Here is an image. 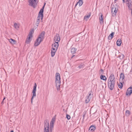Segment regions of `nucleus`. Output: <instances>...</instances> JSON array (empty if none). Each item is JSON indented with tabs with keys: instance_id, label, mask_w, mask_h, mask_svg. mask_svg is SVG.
<instances>
[{
	"instance_id": "nucleus-1",
	"label": "nucleus",
	"mask_w": 132,
	"mask_h": 132,
	"mask_svg": "<svg viewBox=\"0 0 132 132\" xmlns=\"http://www.w3.org/2000/svg\"><path fill=\"white\" fill-rule=\"evenodd\" d=\"M115 78L113 75H111L109 78L108 80V86L111 90H112L115 85Z\"/></svg>"
},
{
	"instance_id": "nucleus-2",
	"label": "nucleus",
	"mask_w": 132,
	"mask_h": 132,
	"mask_svg": "<svg viewBox=\"0 0 132 132\" xmlns=\"http://www.w3.org/2000/svg\"><path fill=\"white\" fill-rule=\"evenodd\" d=\"M55 84L57 90H60V86L61 84L60 75L59 73H56L55 76Z\"/></svg>"
},
{
	"instance_id": "nucleus-3",
	"label": "nucleus",
	"mask_w": 132,
	"mask_h": 132,
	"mask_svg": "<svg viewBox=\"0 0 132 132\" xmlns=\"http://www.w3.org/2000/svg\"><path fill=\"white\" fill-rule=\"evenodd\" d=\"M45 34V32L44 31H43L41 33L35 43L34 45L35 46H38L43 40L44 38Z\"/></svg>"
},
{
	"instance_id": "nucleus-4",
	"label": "nucleus",
	"mask_w": 132,
	"mask_h": 132,
	"mask_svg": "<svg viewBox=\"0 0 132 132\" xmlns=\"http://www.w3.org/2000/svg\"><path fill=\"white\" fill-rule=\"evenodd\" d=\"M118 10V6L115 4L112 6L111 13L112 15L113 16H115Z\"/></svg>"
},
{
	"instance_id": "nucleus-5",
	"label": "nucleus",
	"mask_w": 132,
	"mask_h": 132,
	"mask_svg": "<svg viewBox=\"0 0 132 132\" xmlns=\"http://www.w3.org/2000/svg\"><path fill=\"white\" fill-rule=\"evenodd\" d=\"M44 123V132H49V125L48 121L46 120L45 121Z\"/></svg>"
},
{
	"instance_id": "nucleus-6",
	"label": "nucleus",
	"mask_w": 132,
	"mask_h": 132,
	"mask_svg": "<svg viewBox=\"0 0 132 132\" xmlns=\"http://www.w3.org/2000/svg\"><path fill=\"white\" fill-rule=\"evenodd\" d=\"M34 32L33 29L31 30L30 31L28 35V37L27 38L26 41V43L27 44L29 43L31 40L30 38H32V34H33Z\"/></svg>"
},
{
	"instance_id": "nucleus-7",
	"label": "nucleus",
	"mask_w": 132,
	"mask_h": 132,
	"mask_svg": "<svg viewBox=\"0 0 132 132\" xmlns=\"http://www.w3.org/2000/svg\"><path fill=\"white\" fill-rule=\"evenodd\" d=\"M36 87L37 85L36 83H35L34 84V86L33 87V89L32 91V93H33V95L31 98V103L32 104V100L33 98L35 97L36 96Z\"/></svg>"
},
{
	"instance_id": "nucleus-8",
	"label": "nucleus",
	"mask_w": 132,
	"mask_h": 132,
	"mask_svg": "<svg viewBox=\"0 0 132 132\" xmlns=\"http://www.w3.org/2000/svg\"><path fill=\"white\" fill-rule=\"evenodd\" d=\"M29 5L35 8L37 5L36 0H28Z\"/></svg>"
},
{
	"instance_id": "nucleus-9",
	"label": "nucleus",
	"mask_w": 132,
	"mask_h": 132,
	"mask_svg": "<svg viewBox=\"0 0 132 132\" xmlns=\"http://www.w3.org/2000/svg\"><path fill=\"white\" fill-rule=\"evenodd\" d=\"M126 3L127 6L128 7V8L130 10L132 6V2L131 0H126Z\"/></svg>"
},
{
	"instance_id": "nucleus-10",
	"label": "nucleus",
	"mask_w": 132,
	"mask_h": 132,
	"mask_svg": "<svg viewBox=\"0 0 132 132\" xmlns=\"http://www.w3.org/2000/svg\"><path fill=\"white\" fill-rule=\"evenodd\" d=\"M60 40V37L59 35L58 34H56L54 38V41L55 43H57L59 42Z\"/></svg>"
},
{
	"instance_id": "nucleus-11",
	"label": "nucleus",
	"mask_w": 132,
	"mask_h": 132,
	"mask_svg": "<svg viewBox=\"0 0 132 132\" xmlns=\"http://www.w3.org/2000/svg\"><path fill=\"white\" fill-rule=\"evenodd\" d=\"M43 17V16H42L38 14V16L37 18V20L36 23V25L37 26H38V24L39 22H40V19H41V20H42Z\"/></svg>"
},
{
	"instance_id": "nucleus-12",
	"label": "nucleus",
	"mask_w": 132,
	"mask_h": 132,
	"mask_svg": "<svg viewBox=\"0 0 132 132\" xmlns=\"http://www.w3.org/2000/svg\"><path fill=\"white\" fill-rule=\"evenodd\" d=\"M57 49L56 48L52 47L51 50V55L52 57L54 56Z\"/></svg>"
},
{
	"instance_id": "nucleus-13",
	"label": "nucleus",
	"mask_w": 132,
	"mask_h": 132,
	"mask_svg": "<svg viewBox=\"0 0 132 132\" xmlns=\"http://www.w3.org/2000/svg\"><path fill=\"white\" fill-rule=\"evenodd\" d=\"M92 96V94H91V93H90L89 95L87 97V98L85 100V102L86 103H88L90 101L91 98Z\"/></svg>"
},
{
	"instance_id": "nucleus-14",
	"label": "nucleus",
	"mask_w": 132,
	"mask_h": 132,
	"mask_svg": "<svg viewBox=\"0 0 132 132\" xmlns=\"http://www.w3.org/2000/svg\"><path fill=\"white\" fill-rule=\"evenodd\" d=\"M132 93V88L130 87L128 88L126 92V95H130Z\"/></svg>"
},
{
	"instance_id": "nucleus-15",
	"label": "nucleus",
	"mask_w": 132,
	"mask_h": 132,
	"mask_svg": "<svg viewBox=\"0 0 132 132\" xmlns=\"http://www.w3.org/2000/svg\"><path fill=\"white\" fill-rule=\"evenodd\" d=\"M45 3L44 5L43 6V7L40 10L39 13V14L40 15L42 16H43V12L44 11V7H45Z\"/></svg>"
},
{
	"instance_id": "nucleus-16",
	"label": "nucleus",
	"mask_w": 132,
	"mask_h": 132,
	"mask_svg": "<svg viewBox=\"0 0 132 132\" xmlns=\"http://www.w3.org/2000/svg\"><path fill=\"white\" fill-rule=\"evenodd\" d=\"M59 43H54L52 44V47L57 49L59 46Z\"/></svg>"
},
{
	"instance_id": "nucleus-17",
	"label": "nucleus",
	"mask_w": 132,
	"mask_h": 132,
	"mask_svg": "<svg viewBox=\"0 0 132 132\" xmlns=\"http://www.w3.org/2000/svg\"><path fill=\"white\" fill-rule=\"evenodd\" d=\"M99 19L100 21V23L101 24L103 23L104 21L103 19V16L102 14L100 17H99Z\"/></svg>"
},
{
	"instance_id": "nucleus-18",
	"label": "nucleus",
	"mask_w": 132,
	"mask_h": 132,
	"mask_svg": "<svg viewBox=\"0 0 132 132\" xmlns=\"http://www.w3.org/2000/svg\"><path fill=\"white\" fill-rule=\"evenodd\" d=\"M9 41L12 44H15L16 43V41L12 39H8Z\"/></svg>"
},
{
	"instance_id": "nucleus-19",
	"label": "nucleus",
	"mask_w": 132,
	"mask_h": 132,
	"mask_svg": "<svg viewBox=\"0 0 132 132\" xmlns=\"http://www.w3.org/2000/svg\"><path fill=\"white\" fill-rule=\"evenodd\" d=\"M121 39H118L117 42V45L118 46H120L121 44Z\"/></svg>"
},
{
	"instance_id": "nucleus-20",
	"label": "nucleus",
	"mask_w": 132,
	"mask_h": 132,
	"mask_svg": "<svg viewBox=\"0 0 132 132\" xmlns=\"http://www.w3.org/2000/svg\"><path fill=\"white\" fill-rule=\"evenodd\" d=\"M95 127L94 126H90V128H89V130L90 131H94L95 129Z\"/></svg>"
},
{
	"instance_id": "nucleus-21",
	"label": "nucleus",
	"mask_w": 132,
	"mask_h": 132,
	"mask_svg": "<svg viewBox=\"0 0 132 132\" xmlns=\"http://www.w3.org/2000/svg\"><path fill=\"white\" fill-rule=\"evenodd\" d=\"M114 32H112L110 35L109 36L108 39L109 40L111 39L113 37Z\"/></svg>"
},
{
	"instance_id": "nucleus-22",
	"label": "nucleus",
	"mask_w": 132,
	"mask_h": 132,
	"mask_svg": "<svg viewBox=\"0 0 132 132\" xmlns=\"http://www.w3.org/2000/svg\"><path fill=\"white\" fill-rule=\"evenodd\" d=\"M77 49L75 48H72L71 50V53L72 54H75L76 51Z\"/></svg>"
},
{
	"instance_id": "nucleus-23",
	"label": "nucleus",
	"mask_w": 132,
	"mask_h": 132,
	"mask_svg": "<svg viewBox=\"0 0 132 132\" xmlns=\"http://www.w3.org/2000/svg\"><path fill=\"white\" fill-rule=\"evenodd\" d=\"M83 3V1H79L76 4V6L77 4H78L79 6H81L82 4Z\"/></svg>"
},
{
	"instance_id": "nucleus-24",
	"label": "nucleus",
	"mask_w": 132,
	"mask_h": 132,
	"mask_svg": "<svg viewBox=\"0 0 132 132\" xmlns=\"http://www.w3.org/2000/svg\"><path fill=\"white\" fill-rule=\"evenodd\" d=\"M100 78L104 80H106V78L105 76L102 75L100 76Z\"/></svg>"
},
{
	"instance_id": "nucleus-25",
	"label": "nucleus",
	"mask_w": 132,
	"mask_h": 132,
	"mask_svg": "<svg viewBox=\"0 0 132 132\" xmlns=\"http://www.w3.org/2000/svg\"><path fill=\"white\" fill-rule=\"evenodd\" d=\"M90 16V13H89L88 15L85 16L84 17V19L87 21Z\"/></svg>"
},
{
	"instance_id": "nucleus-26",
	"label": "nucleus",
	"mask_w": 132,
	"mask_h": 132,
	"mask_svg": "<svg viewBox=\"0 0 132 132\" xmlns=\"http://www.w3.org/2000/svg\"><path fill=\"white\" fill-rule=\"evenodd\" d=\"M125 78V76L124 74L122 73H121L120 75V79H121L122 80L123 79Z\"/></svg>"
},
{
	"instance_id": "nucleus-27",
	"label": "nucleus",
	"mask_w": 132,
	"mask_h": 132,
	"mask_svg": "<svg viewBox=\"0 0 132 132\" xmlns=\"http://www.w3.org/2000/svg\"><path fill=\"white\" fill-rule=\"evenodd\" d=\"M130 114V111L128 110H127L126 111L125 115L127 116H128Z\"/></svg>"
},
{
	"instance_id": "nucleus-28",
	"label": "nucleus",
	"mask_w": 132,
	"mask_h": 132,
	"mask_svg": "<svg viewBox=\"0 0 132 132\" xmlns=\"http://www.w3.org/2000/svg\"><path fill=\"white\" fill-rule=\"evenodd\" d=\"M55 117H53L51 121L50 122V124H54V123L55 121Z\"/></svg>"
},
{
	"instance_id": "nucleus-29",
	"label": "nucleus",
	"mask_w": 132,
	"mask_h": 132,
	"mask_svg": "<svg viewBox=\"0 0 132 132\" xmlns=\"http://www.w3.org/2000/svg\"><path fill=\"white\" fill-rule=\"evenodd\" d=\"M75 69L76 70L79 71L80 70H82L83 68L82 67H77Z\"/></svg>"
},
{
	"instance_id": "nucleus-30",
	"label": "nucleus",
	"mask_w": 132,
	"mask_h": 132,
	"mask_svg": "<svg viewBox=\"0 0 132 132\" xmlns=\"http://www.w3.org/2000/svg\"><path fill=\"white\" fill-rule=\"evenodd\" d=\"M14 26L15 28L16 29H18L19 28V25L16 23H14Z\"/></svg>"
},
{
	"instance_id": "nucleus-31",
	"label": "nucleus",
	"mask_w": 132,
	"mask_h": 132,
	"mask_svg": "<svg viewBox=\"0 0 132 132\" xmlns=\"http://www.w3.org/2000/svg\"><path fill=\"white\" fill-rule=\"evenodd\" d=\"M118 85L119 87L120 88H122V84L121 83H120L118 84Z\"/></svg>"
},
{
	"instance_id": "nucleus-32",
	"label": "nucleus",
	"mask_w": 132,
	"mask_h": 132,
	"mask_svg": "<svg viewBox=\"0 0 132 132\" xmlns=\"http://www.w3.org/2000/svg\"><path fill=\"white\" fill-rule=\"evenodd\" d=\"M124 57V55L123 54H121L119 56V57L120 59H123Z\"/></svg>"
},
{
	"instance_id": "nucleus-33",
	"label": "nucleus",
	"mask_w": 132,
	"mask_h": 132,
	"mask_svg": "<svg viewBox=\"0 0 132 132\" xmlns=\"http://www.w3.org/2000/svg\"><path fill=\"white\" fill-rule=\"evenodd\" d=\"M104 70L101 69L100 70V73L101 75H102L103 74L104 72Z\"/></svg>"
},
{
	"instance_id": "nucleus-34",
	"label": "nucleus",
	"mask_w": 132,
	"mask_h": 132,
	"mask_svg": "<svg viewBox=\"0 0 132 132\" xmlns=\"http://www.w3.org/2000/svg\"><path fill=\"white\" fill-rule=\"evenodd\" d=\"M67 118L68 120H69L70 119L71 117L69 115L67 114Z\"/></svg>"
},
{
	"instance_id": "nucleus-35",
	"label": "nucleus",
	"mask_w": 132,
	"mask_h": 132,
	"mask_svg": "<svg viewBox=\"0 0 132 132\" xmlns=\"http://www.w3.org/2000/svg\"><path fill=\"white\" fill-rule=\"evenodd\" d=\"M53 125L54 124H50V128H53Z\"/></svg>"
},
{
	"instance_id": "nucleus-36",
	"label": "nucleus",
	"mask_w": 132,
	"mask_h": 132,
	"mask_svg": "<svg viewBox=\"0 0 132 132\" xmlns=\"http://www.w3.org/2000/svg\"><path fill=\"white\" fill-rule=\"evenodd\" d=\"M85 65L83 63H81V65H80V66H83L84 65Z\"/></svg>"
},
{
	"instance_id": "nucleus-37",
	"label": "nucleus",
	"mask_w": 132,
	"mask_h": 132,
	"mask_svg": "<svg viewBox=\"0 0 132 132\" xmlns=\"http://www.w3.org/2000/svg\"><path fill=\"white\" fill-rule=\"evenodd\" d=\"M5 99V97H4L2 101V103H1V104H3V102L4 101V100Z\"/></svg>"
},
{
	"instance_id": "nucleus-38",
	"label": "nucleus",
	"mask_w": 132,
	"mask_h": 132,
	"mask_svg": "<svg viewBox=\"0 0 132 132\" xmlns=\"http://www.w3.org/2000/svg\"><path fill=\"white\" fill-rule=\"evenodd\" d=\"M76 41H79V40L78 39H77V38L76 39Z\"/></svg>"
},
{
	"instance_id": "nucleus-39",
	"label": "nucleus",
	"mask_w": 132,
	"mask_h": 132,
	"mask_svg": "<svg viewBox=\"0 0 132 132\" xmlns=\"http://www.w3.org/2000/svg\"><path fill=\"white\" fill-rule=\"evenodd\" d=\"M123 2V3H125V0H122Z\"/></svg>"
},
{
	"instance_id": "nucleus-40",
	"label": "nucleus",
	"mask_w": 132,
	"mask_h": 132,
	"mask_svg": "<svg viewBox=\"0 0 132 132\" xmlns=\"http://www.w3.org/2000/svg\"><path fill=\"white\" fill-rule=\"evenodd\" d=\"M10 132H14V131L13 130H11Z\"/></svg>"
},
{
	"instance_id": "nucleus-41",
	"label": "nucleus",
	"mask_w": 132,
	"mask_h": 132,
	"mask_svg": "<svg viewBox=\"0 0 132 132\" xmlns=\"http://www.w3.org/2000/svg\"><path fill=\"white\" fill-rule=\"evenodd\" d=\"M82 0H79V1H82Z\"/></svg>"
},
{
	"instance_id": "nucleus-42",
	"label": "nucleus",
	"mask_w": 132,
	"mask_h": 132,
	"mask_svg": "<svg viewBox=\"0 0 132 132\" xmlns=\"http://www.w3.org/2000/svg\"><path fill=\"white\" fill-rule=\"evenodd\" d=\"M75 55H73L72 56V57H73V56H74Z\"/></svg>"
},
{
	"instance_id": "nucleus-43",
	"label": "nucleus",
	"mask_w": 132,
	"mask_h": 132,
	"mask_svg": "<svg viewBox=\"0 0 132 132\" xmlns=\"http://www.w3.org/2000/svg\"><path fill=\"white\" fill-rule=\"evenodd\" d=\"M6 132H7V131H6Z\"/></svg>"
}]
</instances>
